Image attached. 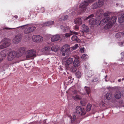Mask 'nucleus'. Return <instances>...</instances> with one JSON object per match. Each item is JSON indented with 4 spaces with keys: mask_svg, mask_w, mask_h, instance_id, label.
Here are the masks:
<instances>
[{
    "mask_svg": "<svg viewBox=\"0 0 124 124\" xmlns=\"http://www.w3.org/2000/svg\"><path fill=\"white\" fill-rule=\"evenodd\" d=\"M60 28L64 32H70V33H66L63 35V36L66 38H68L70 37L73 34L77 35L78 34V33L74 31H71L69 28L66 26L61 25L60 27Z\"/></svg>",
    "mask_w": 124,
    "mask_h": 124,
    "instance_id": "nucleus-1",
    "label": "nucleus"
},
{
    "mask_svg": "<svg viewBox=\"0 0 124 124\" xmlns=\"http://www.w3.org/2000/svg\"><path fill=\"white\" fill-rule=\"evenodd\" d=\"M96 0H85L80 5L79 9L78 12V14H80L84 12L86 9V7L90 3Z\"/></svg>",
    "mask_w": 124,
    "mask_h": 124,
    "instance_id": "nucleus-2",
    "label": "nucleus"
},
{
    "mask_svg": "<svg viewBox=\"0 0 124 124\" xmlns=\"http://www.w3.org/2000/svg\"><path fill=\"white\" fill-rule=\"evenodd\" d=\"M73 61L72 58L70 57L68 58L66 56L63 59V62L65 65V67L66 70L70 69V66L72 64Z\"/></svg>",
    "mask_w": 124,
    "mask_h": 124,
    "instance_id": "nucleus-3",
    "label": "nucleus"
},
{
    "mask_svg": "<svg viewBox=\"0 0 124 124\" xmlns=\"http://www.w3.org/2000/svg\"><path fill=\"white\" fill-rule=\"evenodd\" d=\"M117 18V17L116 16H112L110 21L104 26V29L106 30H108L110 28L113 24L116 22Z\"/></svg>",
    "mask_w": 124,
    "mask_h": 124,
    "instance_id": "nucleus-4",
    "label": "nucleus"
},
{
    "mask_svg": "<svg viewBox=\"0 0 124 124\" xmlns=\"http://www.w3.org/2000/svg\"><path fill=\"white\" fill-rule=\"evenodd\" d=\"M36 51L34 49L29 50L26 51L25 53L26 58L29 59L33 57L36 56Z\"/></svg>",
    "mask_w": 124,
    "mask_h": 124,
    "instance_id": "nucleus-5",
    "label": "nucleus"
},
{
    "mask_svg": "<svg viewBox=\"0 0 124 124\" xmlns=\"http://www.w3.org/2000/svg\"><path fill=\"white\" fill-rule=\"evenodd\" d=\"M17 53L16 51H13L9 53L8 56V59L9 61L13 60L15 57H19L17 56Z\"/></svg>",
    "mask_w": 124,
    "mask_h": 124,
    "instance_id": "nucleus-6",
    "label": "nucleus"
},
{
    "mask_svg": "<svg viewBox=\"0 0 124 124\" xmlns=\"http://www.w3.org/2000/svg\"><path fill=\"white\" fill-rule=\"evenodd\" d=\"M104 0H98L97 2L93 4L92 6V8L95 9L98 8H100L104 4Z\"/></svg>",
    "mask_w": 124,
    "mask_h": 124,
    "instance_id": "nucleus-7",
    "label": "nucleus"
},
{
    "mask_svg": "<svg viewBox=\"0 0 124 124\" xmlns=\"http://www.w3.org/2000/svg\"><path fill=\"white\" fill-rule=\"evenodd\" d=\"M2 42L3 43L0 45V49L7 47L10 45V43L8 40L7 39H4Z\"/></svg>",
    "mask_w": 124,
    "mask_h": 124,
    "instance_id": "nucleus-8",
    "label": "nucleus"
},
{
    "mask_svg": "<svg viewBox=\"0 0 124 124\" xmlns=\"http://www.w3.org/2000/svg\"><path fill=\"white\" fill-rule=\"evenodd\" d=\"M76 112L77 114H80L81 115H84L85 114L86 112L85 109L82 108L81 107L78 106L76 107Z\"/></svg>",
    "mask_w": 124,
    "mask_h": 124,
    "instance_id": "nucleus-9",
    "label": "nucleus"
},
{
    "mask_svg": "<svg viewBox=\"0 0 124 124\" xmlns=\"http://www.w3.org/2000/svg\"><path fill=\"white\" fill-rule=\"evenodd\" d=\"M32 39L34 42H39L43 40L42 37L39 35H34L32 37Z\"/></svg>",
    "mask_w": 124,
    "mask_h": 124,
    "instance_id": "nucleus-10",
    "label": "nucleus"
},
{
    "mask_svg": "<svg viewBox=\"0 0 124 124\" xmlns=\"http://www.w3.org/2000/svg\"><path fill=\"white\" fill-rule=\"evenodd\" d=\"M36 29L35 26H32L28 27L25 29L24 31V32L26 34H27L34 31Z\"/></svg>",
    "mask_w": 124,
    "mask_h": 124,
    "instance_id": "nucleus-11",
    "label": "nucleus"
},
{
    "mask_svg": "<svg viewBox=\"0 0 124 124\" xmlns=\"http://www.w3.org/2000/svg\"><path fill=\"white\" fill-rule=\"evenodd\" d=\"M26 48L25 47H22L20 48L19 49L18 51H17V56H19V57L23 55L24 52L25 51Z\"/></svg>",
    "mask_w": 124,
    "mask_h": 124,
    "instance_id": "nucleus-12",
    "label": "nucleus"
},
{
    "mask_svg": "<svg viewBox=\"0 0 124 124\" xmlns=\"http://www.w3.org/2000/svg\"><path fill=\"white\" fill-rule=\"evenodd\" d=\"M21 39V37L19 34L16 35L13 39V42L15 43H18L20 41Z\"/></svg>",
    "mask_w": 124,
    "mask_h": 124,
    "instance_id": "nucleus-13",
    "label": "nucleus"
},
{
    "mask_svg": "<svg viewBox=\"0 0 124 124\" xmlns=\"http://www.w3.org/2000/svg\"><path fill=\"white\" fill-rule=\"evenodd\" d=\"M70 46L67 44L64 45L61 49V51L62 52H66L70 50Z\"/></svg>",
    "mask_w": 124,
    "mask_h": 124,
    "instance_id": "nucleus-14",
    "label": "nucleus"
},
{
    "mask_svg": "<svg viewBox=\"0 0 124 124\" xmlns=\"http://www.w3.org/2000/svg\"><path fill=\"white\" fill-rule=\"evenodd\" d=\"M42 52L45 54H49L51 51V47L46 46L42 49Z\"/></svg>",
    "mask_w": 124,
    "mask_h": 124,
    "instance_id": "nucleus-15",
    "label": "nucleus"
},
{
    "mask_svg": "<svg viewBox=\"0 0 124 124\" xmlns=\"http://www.w3.org/2000/svg\"><path fill=\"white\" fill-rule=\"evenodd\" d=\"M83 31H82L81 32V33L82 35L84 34V32H88L89 31V29L88 27L85 24L83 25Z\"/></svg>",
    "mask_w": 124,
    "mask_h": 124,
    "instance_id": "nucleus-16",
    "label": "nucleus"
},
{
    "mask_svg": "<svg viewBox=\"0 0 124 124\" xmlns=\"http://www.w3.org/2000/svg\"><path fill=\"white\" fill-rule=\"evenodd\" d=\"M54 23L53 21H49L48 22H46L42 24V26H46L51 25L53 24Z\"/></svg>",
    "mask_w": 124,
    "mask_h": 124,
    "instance_id": "nucleus-17",
    "label": "nucleus"
},
{
    "mask_svg": "<svg viewBox=\"0 0 124 124\" xmlns=\"http://www.w3.org/2000/svg\"><path fill=\"white\" fill-rule=\"evenodd\" d=\"M60 39V36L58 35H56L52 37L51 38V41L52 42H54L57 41Z\"/></svg>",
    "mask_w": 124,
    "mask_h": 124,
    "instance_id": "nucleus-18",
    "label": "nucleus"
},
{
    "mask_svg": "<svg viewBox=\"0 0 124 124\" xmlns=\"http://www.w3.org/2000/svg\"><path fill=\"white\" fill-rule=\"evenodd\" d=\"M71 39L73 41L77 42H79L80 40L76 35H74L72 36L71 38Z\"/></svg>",
    "mask_w": 124,
    "mask_h": 124,
    "instance_id": "nucleus-19",
    "label": "nucleus"
},
{
    "mask_svg": "<svg viewBox=\"0 0 124 124\" xmlns=\"http://www.w3.org/2000/svg\"><path fill=\"white\" fill-rule=\"evenodd\" d=\"M78 69V67L73 65L70 67V69L67 70H70L71 71L74 72L76 71Z\"/></svg>",
    "mask_w": 124,
    "mask_h": 124,
    "instance_id": "nucleus-20",
    "label": "nucleus"
},
{
    "mask_svg": "<svg viewBox=\"0 0 124 124\" xmlns=\"http://www.w3.org/2000/svg\"><path fill=\"white\" fill-rule=\"evenodd\" d=\"M79 61L77 59H75L74 61H73V65L78 67V66L79 65Z\"/></svg>",
    "mask_w": 124,
    "mask_h": 124,
    "instance_id": "nucleus-21",
    "label": "nucleus"
},
{
    "mask_svg": "<svg viewBox=\"0 0 124 124\" xmlns=\"http://www.w3.org/2000/svg\"><path fill=\"white\" fill-rule=\"evenodd\" d=\"M75 23H78L79 25H80L82 23V20L81 18H79L75 19L74 20Z\"/></svg>",
    "mask_w": 124,
    "mask_h": 124,
    "instance_id": "nucleus-22",
    "label": "nucleus"
},
{
    "mask_svg": "<svg viewBox=\"0 0 124 124\" xmlns=\"http://www.w3.org/2000/svg\"><path fill=\"white\" fill-rule=\"evenodd\" d=\"M115 97L117 99H119L121 97V93L119 91H117L115 94Z\"/></svg>",
    "mask_w": 124,
    "mask_h": 124,
    "instance_id": "nucleus-23",
    "label": "nucleus"
},
{
    "mask_svg": "<svg viewBox=\"0 0 124 124\" xmlns=\"http://www.w3.org/2000/svg\"><path fill=\"white\" fill-rule=\"evenodd\" d=\"M103 11L102 9H100L98 10L96 12V15L99 17V19H100V16L102 14V12Z\"/></svg>",
    "mask_w": 124,
    "mask_h": 124,
    "instance_id": "nucleus-24",
    "label": "nucleus"
},
{
    "mask_svg": "<svg viewBox=\"0 0 124 124\" xmlns=\"http://www.w3.org/2000/svg\"><path fill=\"white\" fill-rule=\"evenodd\" d=\"M7 53V50H4L1 52V55L2 57H5L6 56Z\"/></svg>",
    "mask_w": 124,
    "mask_h": 124,
    "instance_id": "nucleus-25",
    "label": "nucleus"
},
{
    "mask_svg": "<svg viewBox=\"0 0 124 124\" xmlns=\"http://www.w3.org/2000/svg\"><path fill=\"white\" fill-rule=\"evenodd\" d=\"M112 95L111 93H107L106 94V99L107 100H110L111 98Z\"/></svg>",
    "mask_w": 124,
    "mask_h": 124,
    "instance_id": "nucleus-26",
    "label": "nucleus"
},
{
    "mask_svg": "<svg viewBox=\"0 0 124 124\" xmlns=\"http://www.w3.org/2000/svg\"><path fill=\"white\" fill-rule=\"evenodd\" d=\"M58 48V46L57 45H55L51 47V51L55 52L57 50Z\"/></svg>",
    "mask_w": 124,
    "mask_h": 124,
    "instance_id": "nucleus-27",
    "label": "nucleus"
},
{
    "mask_svg": "<svg viewBox=\"0 0 124 124\" xmlns=\"http://www.w3.org/2000/svg\"><path fill=\"white\" fill-rule=\"evenodd\" d=\"M68 17V15H64L62 16L61 18L59 19L60 21H64L66 20Z\"/></svg>",
    "mask_w": 124,
    "mask_h": 124,
    "instance_id": "nucleus-28",
    "label": "nucleus"
},
{
    "mask_svg": "<svg viewBox=\"0 0 124 124\" xmlns=\"http://www.w3.org/2000/svg\"><path fill=\"white\" fill-rule=\"evenodd\" d=\"M118 20L119 22L120 23H122L124 21V14L122 15L120 17L118 18Z\"/></svg>",
    "mask_w": 124,
    "mask_h": 124,
    "instance_id": "nucleus-29",
    "label": "nucleus"
},
{
    "mask_svg": "<svg viewBox=\"0 0 124 124\" xmlns=\"http://www.w3.org/2000/svg\"><path fill=\"white\" fill-rule=\"evenodd\" d=\"M112 17L110 19L109 17H106L105 18L102 19V21L104 23H106L110 21Z\"/></svg>",
    "mask_w": 124,
    "mask_h": 124,
    "instance_id": "nucleus-30",
    "label": "nucleus"
},
{
    "mask_svg": "<svg viewBox=\"0 0 124 124\" xmlns=\"http://www.w3.org/2000/svg\"><path fill=\"white\" fill-rule=\"evenodd\" d=\"M69 116L71 119V123L74 122L76 118V116L75 115H74L72 116Z\"/></svg>",
    "mask_w": 124,
    "mask_h": 124,
    "instance_id": "nucleus-31",
    "label": "nucleus"
},
{
    "mask_svg": "<svg viewBox=\"0 0 124 124\" xmlns=\"http://www.w3.org/2000/svg\"><path fill=\"white\" fill-rule=\"evenodd\" d=\"M123 35V33L122 32H119L116 34V38H120Z\"/></svg>",
    "mask_w": 124,
    "mask_h": 124,
    "instance_id": "nucleus-32",
    "label": "nucleus"
},
{
    "mask_svg": "<svg viewBox=\"0 0 124 124\" xmlns=\"http://www.w3.org/2000/svg\"><path fill=\"white\" fill-rule=\"evenodd\" d=\"M92 105L90 104H88L86 108V110L87 111H90Z\"/></svg>",
    "mask_w": 124,
    "mask_h": 124,
    "instance_id": "nucleus-33",
    "label": "nucleus"
},
{
    "mask_svg": "<svg viewBox=\"0 0 124 124\" xmlns=\"http://www.w3.org/2000/svg\"><path fill=\"white\" fill-rule=\"evenodd\" d=\"M75 87L72 86L71 87L70 89L72 92L74 94H76L77 92V91L75 89Z\"/></svg>",
    "mask_w": 124,
    "mask_h": 124,
    "instance_id": "nucleus-34",
    "label": "nucleus"
},
{
    "mask_svg": "<svg viewBox=\"0 0 124 124\" xmlns=\"http://www.w3.org/2000/svg\"><path fill=\"white\" fill-rule=\"evenodd\" d=\"M95 18H92L89 20V22L91 25H93L95 23Z\"/></svg>",
    "mask_w": 124,
    "mask_h": 124,
    "instance_id": "nucleus-35",
    "label": "nucleus"
},
{
    "mask_svg": "<svg viewBox=\"0 0 124 124\" xmlns=\"http://www.w3.org/2000/svg\"><path fill=\"white\" fill-rule=\"evenodd\" d=\"M85 90L86 92V93L87 94L89 95L91 92L90 89V88L87 87H85Z\"/></svg>",
    "mask_w": 124,
    "mask_h": 124,
    "instance_id": "nucleus-36",
    "label": "nucleus"
},
{
    "mask_svg": "<svg viewBox=\"0 0 124 124\" xmlns=\"http://www.w3.org/2000/svg\"><path fill=\"white\" fill-rule=\"evenodd\" d=\"M75 74L77 77L78 78H80L81 76V74L80 72L78 71L75 73Z\"/></svg>",
    "mask_w": 124,
    "mask_h": 124,
    "instance_id": "nucleus-37",
    "label": "nucleus"
},
{
    "mask_svg": "<svg viewBox=\"0 0 124 124\" xmlns=\"http://www.w3.org/2000/svg\"><path fill=\"white\" fill-rule=\"evenodd\" d=\"M93 74V73L91 70L89 71L87 73V75L89 77H91Z\"/></svg>",
    "mask_w": 124,
    "mask_h": 124,
    "instance_id": "nucleus-38",
    "label": "nucleus"
},
{
    "mask_svg": "<svg viewBox=\"0 0 124 124\" xmlns=\"http://www.w3.org/2000/svg\"><path fill=\"white\" fill-rule=\"evenodd\" d=\"M88 58V56L86 54H83L82 56V58L84 60L87 59Z\"/></svg>",
    "mask_w": 124,
    "mask_h": 124,
    "instance_id": "nucleus-39",
    "label": "nucleus"
},
{
    "mask_svg": "<svg viewBox=\"0 0 124 124\" xmlns=\"http://www.w3.org/2000/svg\"><path fill=\"white\" fill-rule=\"evenodd\" d=\"M73 98L75 100H80L81 99V97L78 95H76L75 96H73Z\"/></svg>",
    "mask_w": 124,
    "mask_h": 124,
    "instance_id": "nucleus-40",
    "label": "nucleus"
},
{
    "mask_svg": "<svg viewBox=\"0 0 124 124\" xmlns=\"http://www.w3.org/2000/svg\"><path fill=\"white\" fill-rule=\"evenodd\" d=\"M100 19L98 20L97 21V18L95 19V23L97 25H98L100 24Z\"/></svg>",
    "mask_w": 124,
    "mask_h": 124,
    "instance_id": "nucleus-41",
    "label": "nucleus"
},
{
    "mask_svg": "<svg viewBox=\"0 0 124 124\" xmlns=\"http://www.w3.org/2000/svg\"><path fill=\"white\" fill-rule=\"evenodd\" d=\"M111 13L108 11H107L104 14V16H109L110 15Z\"/></svg>",
    "mask_w": 124,
    "mask_h": 124,
    "instance_id": "nucleus-42",
    "label": "nucleus"
},
{
    "mask_svg": "<svg viewBox=\"0 0 124 124\" xmlns=\"http://www.w3.org/2000/svg\"><path fill=\"white\" fill-rule=\"evenodd\" d=\"M74 29L76 31H78L79 30V27L76 24L74 26Z\"/></svg>",
    "mask_w": 124,
    "mask_h": 124,
    "instance_id": "nucleus-43",
    "label": "nucleus"
},
{
    "mask_svg": "<svg viewBox=\"0 0 124 124\" xmlns=\"http://www.w3.org/2000/svg\"><path fill=\"white\" fill-rule=\"evenodd\" d=\"M85 66L86 68L87 69L89 68V64L88 63L86 62L85 64Z\"/></svg>",
    "mask_w": 124,
    "mask_h": 124,
    "instance_id": "nucleus-44",
    "label": "nucleus"
},
{
    "mask_svg": "<svg viewBox=\"0 0 124 124\" xmlns=\"http://www.w3.org/2000/svg\"><path fill=\"white\" fill-rule=\"evenodd\" d=\"M94 15L93 14H91L89 16H88L86 18V19H87L89 18H91L92 17H93L94 16Z\"/></svg>",
    "mask_w": 124,
    "mask_h": 124,
    "instance_id": "nucleus-45",
    "label": "nucleus"
},
{
    "mask_svg": "<svg viewBox=\"0 0 124 124\" xmlns=\"http://www.w3.org/2000/svg\"><path fill=\"white\" fill-rule=\"evenodd\" d=\"M80 103L82 106H84L85 105V103L84 101H80Z\"/></svg>",
    "mask_w": 124,
    "mask_h": 124,
    "instance_id": "nucleus-46",
    "label": "nucleus"
},
{
    "mask_svg": "<svg viewBox=\"0 0 124 124\" xmlns=\"http://www.w3.org/2000/svg\"><path fill=\"white\" fill-rule=\"evenodd\" d=\"M78 47V45L77 44H76L73 47V49H76Z\"/></svg>",
    "mask_w": 124,
    "mask_h": 124,
    "instance_id": "nucleus-47",
    "label": "nucleus"
},
{
    "mask_svg": "<svg viewBox=\"0 0 124 124\" xmlns=\"http://www.w3.org/2000/svg\"><path fill=\"white\" fill-rule=\"evenodd\" d=\"M121 58L122 59L124 58V51L121 53Z\"/></svg>",
    "mask_w": 124,
    "mask_h": 124,
    "instance_id": "nucleus-48",
    "label": "nucleus"
},
{
    "mask_svg": "<svg viewBox=\"0 0 124 124\" xmlns=\"http://www.w3.org/2000/svg\"><path fill=\"white\" fill-rule=\"evenodd\" d=\"M100 104L102 106H105V104L103 101H101V103Z\"/></svg>",
    "mask_w": 124,
    "mask_h": 124,
    "instance_id": "nucleus-49",
    "label": "nucleus"
},
{
    "mask_svg": "<svg viewBox=\"0 0 124 124\" xmlns=\"http://www.w3.org/2000/svg\"><path fill=\"white\" fill-rule=\"evenodd\" d=\"M98 78H95L92 81L93 82H95L97 81H98Z\"/></svg>",
    "mask_w": 124,
    "mask_h": 124,
    "instance_id": "nucleus-50",
    "label": "nucleus"
},
{
    "mask_svg": "<svg viewBox=\"0 0 124 124\" xmlns=\"http://www.w3.org/2000/svg\"><path fill=\"white\" fill-rule=\"evenodd\" d=\"M72 77L71 76H69L68 77V79H69V81H70L71 80V78Z\"/></svg>",
    "mask_w": 124,
    "mask_h": 124,
    "instance_id": "nucleus-51",
    "label": "nucleus"
},
{
    "mask_svg": "<svg viewBox=\"0 0 124 124\" xmlns=\"http://www.w3.org/2000/svg\"><path fill=\"white\" fill-rule=\"evenodd\" d=\"M80 50L81 52H84V49H81Z\"/></svg>",
    "mask_w": 124,
    "mask_h": 124,
    "instance_id": "nucleus-52",
    "label": "nucleus"
},
{
    "mask_svg": "<svg viewBox=\"0 0 124 124\" xmlns=\"http://www.w3.org/2000/svg\"><path fill=\"white\" fill-rule=\"evenodd\" d=\"M11 29V28H6L5 29H7V30H10Z\"/></svg>",
    "mask_w": 124,
    "mask_h": 124,
    "instance_id": "nucleus-53",
    "label": "nucleus"
},
{
    "mask_svg": "<svg viewBox=\"0 0 124 124\" xmlns=\"http://www.w3.org/2000/svg\"><path fill=\"white\" fill-rule=\"evenodd\" d=\"M121 79H119L118 80V81L119 82H120L121 81Z\"/></svg>",
    "mask_w": 124,
    "mask_h": 124,
    "instance_id": "nucleus-54",
    "label": "nucleus"
},
{
    "mask_svg": "<svg viewBox=\"0 0 124 124\" xmlns=\"http://www.w3.org/2000/svg\"><path fill=\"white\" fill-rule=\"evenodd\" d=\"M65 54L64 53H63L62 54V55L63 56H65Z\"/></svg>",
    "mask_w": 124,
    "mask_h": 124,
    "instance_id": "nucleus-55",
    "label": "nucleus"
},
{
    "mask_svg": "<svg viewBox=\"0 0 124 124\" xmlns=\"http://www.w3.org/2000/svg\"><path fill=\"white\" fill-rule=\"evenodd\" d=\"M14 17H15L16 18H18V16H14Z\"/></svg>",
    "mask_w": 124,
    "mask_h": 124,
    "instance_id": "nucleus-56",
    "label": "nucleus"
},
{
    "mask_svg": "<svg viewBox=\"0 0 124 124\" xmlns=\"http://www.w3.org/2000/svg\"><path fill=\"white\" fill-rule=\"evenodd\" d=\"M121 44L122 45L124 46V42H122Z\"/></svg>",
    "mask_w": 124,
    "mask_h": 124,
    "instance_id": "nucleus-57",
    "label": "nucleus"
},
{
    "mask_svg": "<svg viewBox=\"0 0 124 124\" xmlns=\"http://www.w3.org/2000/svg\"><path fill=\"white\" fill-rule=\"evenodd\" d=\"M41 9H43V10H44V8H41Z\"/></svg>",
    "mask_w": 124,
    "mask_h": 124,
    "instance_id": "nucleus-58",
    "label": "nucleus"
},
{
    "mask_svg": "<svg viewBox=\"0 0 124 124\" xmlns=\"http://www.w3.org/2000/svg\"><path fill=\"white\" fill-rule=\"evenodd\" d=\"M124 80V78H123L122 79V80Z\"/></svg>",
    "mask_w": 124,
    "mask_h": 124,
    "instance_id": "nucleus-59",
    "label": "nucleus"
},
{
    "mask_svg": "<svg viewBox=\"0 0 124 124\" xmlns=\"http://www.w3.org/2000/svg\"><path fill=\"white\" fill-rule=\"evenodd\" d=\"M122 33H123V35H124V31Z\"/></svg>",
    "mask_w": 124,
    "mask_h": 124,
    "instance_id": "nucleus-60",
    "label": "nucleus"
},
{
    "mask_svg": "<svg viewBox=\"0 0 124 124\" xmlns=\"http://www.w3.org/2000/svg\"><path fill=\"white\" fill-rule=\"evenodd\" d=\"M1 60L0 59V62H1Z\"/></svg>",
    "mask_w": 124,
    "mask_h": 124,
    "instance_id": "nucleus-61",
    "label": "nucleus"
},
{
    "mask_svg": "<svg viewBox=\"0 0 124 124\" xmlns=\"http://www.w3.org/2000/svg\"><path fill=\"white\" fill-rule=\"evenodd\" d=\"M65 73L64 72V74H65Z\"/></svg>",
    "mask_w": 124,
    "mask_h": 124,
    "instance_id": "nucleus-62",
    "label": "nucleus"
},
{
    "mask_svg": "<svg viewBox=\"0 0 124 124\" xmlns=\"http://www.w3.org/2000/svg\"><path fill=\"white\" fill-rule=\"evenodd\" d=\"M15 28H13V29H15Z\"/></svg>",
    "mask_w": 124,
    "mask_h": 124,
    "instance_id": "nucleus-63",
    "label": "nucleus"
}]
</instances>
